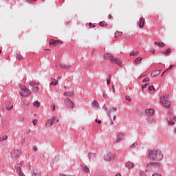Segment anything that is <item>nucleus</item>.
<instances>
[{
    "label": "nucleus",
    "mask_w": 176,
    "mask_h": 176,
    "mask_svg": "<svg viewBox=\"0 0 176 176\" xmlns=\"http://www.w3.org/2000/svg\"><path fill=\"white\" fill-rule=\"evenodd\" d=\"M104 60H109V61H111L113 64H118L119 67L121 68L123 67V62L120 60V59L113 56L112 54L107 53L104 54Z\"/></svg>",
    "instance_id": "obj_1"
},
{
    "label": "nucleus",
    "mask_w": 176,
    "mask_h": 176,
    "mask_svg": "<svg viewBox=\"0 0 176 176\" xmlns=\"http://www.w3.org/2000/svg\"><path fill=\"white\" fill-rule=\"evenodd\" d=\"M19 86L21 89L19 94L21 96V97H28V96H31L32 92L30 90V88L21 84H19Z\"/></svg>",
    "instance_id": "obj_2"
},
{
    "label": "nucleus",
    "mask_w": 176,
    "mask_h": 176,
    "mask_svg": "<svg viewBox=\"0 0 176 176\" xmlns=\"http://www.w3.org/2000/svg\"><path fill=\"white\" fill-rule=\"evenodd\" d=\"M167 100H168V95H164L160 98V101L162 103V105L165 108H168V107L171 105V102Z\"/></svg>",
    "instance_id": "obj_3"
},
{
    "label": "nucleus",
    "mask_w": 176,
    "mask_h": 176,
    "mask_svg": "<svg viewBox=\"0 0 176 176\" xmlns=\"http://www.w3.org/2000/svg\"><path fill=\"white\" fill-rule=\"evenodd\" d=\"M162 155V152L159 150L149 151H148V159H152L153 160H156L157 156Z\"/></svg>",
    "instance_id": "obj_4"
},
{
    "label": "nucleus",
    "mask_w": 176,
    "mask_h": 176,
    "mask_svg": "<svg viewBox=\"0 0 176 176\" xmlns=\"http://www.w3.org/2000/svg\"><path fill=\"white\" fill-rule=\"evenodd\" d=\"M116 159V155L112 152H107L104 155V160L105 162H113Z\"/></svg>",
    "instance_id": "obj_5"
},
{
    "label": "nucleus",
    "mask_w": 176,
    "mask_h": 176,
    "mask_svg": "<svg viewBox=\"0 0 176 176\" xmlns=\"http://www.w3.org/2000/svg\"><path fill=\"white\" fill-rule=\"evenodd\" d=\"M23 162H21L19 164H16L14 166L16 171L19 176H25V175H24V173H23V170H21V166H23Z\"/></svg>",
    "instance_id": "obj_6"
},
{
    "label": "nucleus",
    "mask_w": 176,
    "mask_h": 176,
    "mask_svg": "<svg viewBox=\"0 0 176 176\" xmlns=\"http://www.w3.org/2000/svg\"><path fill=\"white\" fill-rule=\"evenodd\" d=\"M22 152L21 150H12L10 153V155L12 159L16 160L18 157H20V155H21Z\"/></svg>",
    "instance_id": "obj_7"
},
{
    "label": "nucleus",
    "mask_w": 176,
    "mask_h": 176,
    "mask_svg": "<svg viewBox=\"0 0 176 176\" xmlns=\"http://www.w3.org/2000/svg\"><path fill=\"white\" fill-rule=\"evenodd\" d=\"M65 104L69 109H74V102L71 99L66 98L65 99Z\"/></svg>",
    "instance_id": "obj_8"
},
{
    "label": "nucleus",
    "mask_w": 176,
    "mask_h": 176,
    "mask_svg": "<svg viewBox=\"0 0 176 176\" xmlns=\"http://www.w3.org/2000/svg\"><path fill=\"white\" fill-rule=\"evenodd\" d=\"M103 109H104V111H107V114L109 116H111V115H113V113H116V111H118V109L115 107L108 109L105 107V106L103 107Z\"/></svg>",
    "instance_id": "obj_9"
},
{
    "label": "nucleus",
    "mask_w": 176,
    "mask_h": 176,
    "mask_svg": "<svg viewBox=\"0 0 176 176\" xmlns=\"http://www.w3.org/2000/svg\"><path fill=\"white\" fill-rule=\"evenodd\" d=\"M126 138V135L123 133H118L116 135V144H119L121 141H123Z\"/></svg>",
    "instance_id": "obj_10"
},
{
    "label": "nucleus",
    "mask_w": 176,
    "mask_h": 176,
    "mask_svg": "<svg viewBox=\"0 0 176 176\" xmlns=\"http://www.w3.org/2000/svg\"><path fill=\"white\" fill-rule=\"evenodd\" d=\"M60 67L62 69H69V68H71V64L60 63Z\"/></svg>",
    "instance_id": "obj_11"
},
{
    "label": "nucleus",
    "mask_w": 176,
    "mask_h": 176,
    "mask_svg": "<svg viewBox=\"0 0 176 176\" xmlns=\"http://www.w3.org/2000/svg\"><path fill=\"white\" fill-rule=\"evenodd\" d=\"M81 170L83 173H85V174H89V173H90V168H89L86 164L81 166Z\"/></svg>",
    "instance_id": "obj_12"
},
{
    "label": "nucleus",
    "mask_w": 176,
    "mask_h": 176,
    "mask_svg": "<svg viewBox=\"0 0 176 176\" xmlns=\"http://www.w3.org/2000/svg\"><path fill=\"white\" fill-rule=\"evenodd\" d=\"M145 113L147 116H153L155 113V111L152 109H148L145 110Z\"/></svg>",
    "instance_id": "obj_13"
},
{
    "label": "nucleus",
    "mask_w": 176,
    "mask_h": 176,
    "mask_svg": "<svg viewBox=\"0 0 176 176\" xmlns=\"http://www.w3.org/2000/svg\"><path fill=\"white\" fill-rule=\"evenodd\" d=\"M63 96H65V97H74V96H75V93L74 91H65L64 92Z\"/></svg>",
    "instance_id": "obj_14"
},
{
    "label": "nucleus",
    "mask_w": 176,
    "mask_h": 176,
    "mask_svg": "<svg viewBox=\"0 0 176 176\" xmlns=\"http://www.w3.org/2000/svg\"><path fill=\"white\" fill-rule=\"evenodd\" d=\"M32 176H41V170L34 168L32 171Z\"/></svg>",
    "instance_id": "obj_15"
},
{
    "label": "nucleus",
    "mask_w": 176,
    "mask_h": 176,
    "mask_svg": "<svg viewBox=\"0 0 176 176\" xmlns=\"http://www.w3.org/2000/svg\"><path fill=\"white\" fill-rule=\"evenodd\" d=\"M50 80V86H57V85H58V80L56 78H53L52 77H51Z\"/></svg>",
    "instance_id": "obj_16"
},
{
    "label": "nucleus",
    "mask_w": 176,
    "mask_h": 176,
    "mask_svg": "<svg viewBox=\"0 0 176 176\" xmlns=\"http://www.w3.org/2000/svg\"><path fill=\"white\" fill-rule=\"evenodd\" d=\"M156 166H157V164H155L153 162H150V163L147 164L146 167H147V168L152 170V169L155 168V167H156Z\"/></svg>",
    "instance_id": "obj_17"
},
{
    "label": "nucleus",
    "mask_w": 176,
    "mask_h": 176,
    "mask_svg": "<svg viewBox=\"0 0 176 176\" xmlns=\"http://www.w3.org/2000/svg\"><path fill=\"white\" fill-rule=\"evenodd\" d=\"M144 24H145V19H144V17H141L139 22L140 28H144Z\"/></svg>",
    "instance_id": "obj_18"
},
{
    "label": "nucleus",
    "mask_w": 176,
    "mask_h": 176,
    "mask_svg": "<svg viewBox=\"0 0 176 176\" xmlns=\"http://www.w3.org/2000/svg\"><path fill=\"white\" fill-rule=\"evenodd\" d=\"M59 43H63V42L60 41H54V39L50 40V45H54L55 46H57Z\"/></svg>",
    "instance_id": "obj_19"
},
{
    "label": "nucleus",
    "mask_w": 176,
    "mask_h": 176,
    "mask_svg": "<svg viewBox=\"0 0 176 176\" xmlns=\"http://www.w3.org/2000/svg\"><path fill=\"white\" fill-rule=\"evenodd\" d=\"M158 75H160V70H155L151 74L152 78H155V76H157Z\"/></svg>",
    "instance_id": "obj_20"
},
{
    "label": "nucleus",
    "mask_w": 176,
    "mask_h": 176,
    "mask_svg": "<svg viewBox=\"0 0 176 176\" xmlns=\"http://www.w3.org/2000/svg\"><path fill=\"white\" fill-rule=\"evenodd\" d=\"M29 85L32 87H34V86H39V82L32 80L29 82Z\"/></svg>",
    "instance_id": "obj_21"
},
{
    "label": "nucleus",
    "mask_w": 176,
    "mask_h": 176,
    "mask_svg": "<svg viewBox=\"0 0 176 176\" xmlns=\"http://www.w3.org/2000/svg\"><path fill=\"white\" fill-rule=\"evenodd\" d=\"M154 45H157L158 47H164V46H166V44L162 42H155Z\"/></svg>",
    "instance_id": "obj_22"
},
{
    "label": "nucleus",
    "mask_w": 176,
    "mask_h": 176,
    "mask_svg": "<svg viewBox=\"0 0 176 176\" xmlns=\"http://www.w3.org/2000/svg\"><path fill=\"white\" fill-rule=\"evenodd\" d=\"M46 127H52L53 126V120H48L45 124Z\"/></svg>",
    "instance_id": "obj_23"
},
{
    "label": "nucleus",
    "mask_w": 176,
    "mask_h": 176,
    "mask_svg": "<svg viewBox=\"0 0 176 176\" xmlns=\"http://www.w3.org/2000/svg\"><path fill=\"white\" fill-rule=\"evenodd\" d=\"M126 167L130 170L131 168H133L134 167V164L133 162H127L126 164Z\"/></svg>",
    "instance_id": "obj_24"
},
{
    "label": "nucleus",
    "mask_w": 176,
    "mask_h": 176,
    "mask_svg": "<svg viewBox=\"0 0 176 176\" xmlns=\"http://www.w3.org/2000/svg\"><path fill=\"white\" fill-rule=\"evenodd\" d=\"M122 32H119V31H117L115 32V38H119V36H122Z\"/></svg>",
    "instance_id": "obj_25"
},
{
    "label": "nucleus",
    "mask_w": 176,
    "mask_h": 176,
    "mask_svg": "<svg viewBox=\"0 0 176 176\" xmlns=\"http://www.w3.org/2000/svg\"><path fill=\"white\" fill-rule=\"evenodd\" d=\"M141 61H142V58H141V57H138V58L135 60V64H141Z\"/></svg>",
    "instance_id": "obj_26"
},
{
    "label": "nucleus",
    "mask_w": 176,
    "mask_h": 176,
    "mask_svg": "<svg viewBox=\"0 0 176 176\" xmlns=\"http://www.w3.org/2000/svg\"><path fill=\"white\" fill-rule=\"evenodd\" d=\"M92 107L94 108H98V102L96 100H94L92 102Z\"/></svg>",
    "instance_id": "obj_27"
},
{
    "label": "nucleus",
    "mask_w": 176,
    "mask_h": 176,
    "mask_svg": "<svg viewBox=\"0 0 176 176\" xmlns=\"http://www.w3.org/2000/svg\"><path fill=\"white\" fill-rule=\"evenodd\" d=\"M148 123H150V124H156V120H153V118H150L148 120Z\"/></svg>",
    "instance_id": "obj_28"
},
{
    "label": "nucleus",
    "mask_w": 176,
    "mask_h": 176,
    "mask_svg": "<svg viewBox=\"0 0 176 176\" xmlns=\"http://www.w3.org/2000/svg\"><path fill=\"white\" fill-rule=\"evenodd\" d=\"M23 104L24 107H28V105H30V102L27 100H24L23 101Z\"/></svg>",
    "instance_id": "obj_29"
},
{
    "label": "nucleus",
    "mask_w": 176,
    "mask_h": 176,
    "mask_svg": "<svg viewBox=\"0 0 176 176\" xmlns=\"http://www.w3.org/2000/svg\"><path fill=\"white\" fill-rule=\"evenodd\" d=\"M33 105L34 107H36V108H39V107L41 106V103L38 101H35L34 103H33Z\"/></svg>",
    "instance_id": "obj_30"
},
{
    "label": "nucleus",
    "mask_w": 176,
    "mask_h": 176,
    "mask_svg": "<svg viewBox=\"0 0 176 176\" xmlns=\"http://www.w3.org/2000/svg\"><path fill=\"white\" fill-rule=\"evenodd\" d=\"M168 123L170 126H171V124H175V122H174L171 118H168Z\"/></svg>",
    "instance_id": "obj_31"
},
{
    "label": "nucleus",
    "mask_w": 176,
    "mask_h": 176,
    "mask_svg": "<svg viewBox=\"0 0 176 176\" xmlns=\"http://www.w3.org/2000/svg\"><path fill=\"white\" fill-rule=\"evenodd\" d=\"M32 90L34 93H38V91H39V87H37V86L34 87H33Z\"/></svg>",
    "instance_id": "obj_32"
},
{
    "label": "nucleus",
    "mask_w": 176,
    "mask_h": 176,
    "mask_svg": "<svg viewBox=\"0 0 176 176\" xmlns=\"http://www.w3.org/2000/svg\"><path fill=\"white\" fill-rule=\"evenodd\" d=\"M138 54H139V52L138 51H136V52H131L130 53V56H138Z\"/></svg>",
    "instance_id": "obj_33"
},
{
    "label": "nucleus",
    "mask_w": 176,
    "mask_h": 176,
    "mask_svg": "<svg viewBox=\"0 0 176 176\" xmlns=\"http://www.w3.org/2000/svg\"><path fill=\"white\" fill-rule=\"evenodd\" d=\"M6 140H8V135H4V136L0 138V142L6 141Z\"/></svg>",
    "instance_id": "obj_34"
},
{
    "label": "nucleus",
    "mask_w": 176,
    "mask_h": 176,
    "mask_svg": "<svg viewBox=\"0 0 176 176\" xmlns=\"http://www.w3.org/2000/svg\"><path fill=\"white\" fill-rule=\"evenodd\" d=\"M138 146V144L133 143L132 145L130 146L131 149H134V148H136Z\"/></svg>",
    "instance_id": "obj_35"
},
{
    "label": "nucleus",
    "mask_w": 176,
    "mask_h": 176,
    "mask_svg": "<svg viewBox=\"0 0 176 176\" xmlns=\"http://www.w3.org/2000/svg\"><path fill=\"white\" fill-rule=\"evenodd\" d=\"M170 53H171V49L168 48V49L166 50V51L163 52V54H168Z\"/></svg>",
    "instance_id": "obj_36"
},
{
    "label": "nucleus",
    "mask_w": 176,
    "mask_h": 176,
    "mask_svg": "<svg viewBox=\"0 0 176 176\" xmlns=\"http://www.w3.org/2000/svg\"><path fill=\"white\" fill-rule=\"evenodd\" d=\"M99 25L100 27H104V25H107V23H105V21H102L99 23Z\"/></svg>",
    "instance_id": "obj_37"
},
{
    "label": "nucleus",
    "mask_w": 176,
    "mask_h": 176,
    "mask_svg": "<svg viewBox=\"0 0 176 176\" xmlns=\"http://www.w3.org/2000/svg\"><path fill=\"white\" fill-rule=\"evenodd\" d=\"M16 59L23 60V56H21V54H16Z\"/></svg>",
    "instance_id": "obj_38"
},
{
    "label": "nucleus",
    "mask_w": 176,
    "mask_h": 176,
    "mask_svg": "<svg viewBox=\"0 0 176 176\" xmlns=\"http://www.w3.org/2000/svg\"><path fill=\"white\" fill-rule=\"evenodd\" d=\"M52 122H56V123H57V122H58V118L57 117H53L52 118Z\"/></svg>",
    "instance_id": "obj_39"
},
{
    "label": "nucleus",
    "mask_w": 176,
    "mask_h": 176,
    "mask_svg": "<svg viewBox=\"0 0 176 176\" xmlns=\"http://www.w3.org/2000/svg\"><path fill=\"white\" fill-rule=\"evenodd\" d=\"M6 109H7V111H10V109H13V105H11L10 107L7 106Z\"/></svg>",
    "instance_id": "obj_40"
},
{
    "label": "nucleus",
    "mask_w": 176,
    "mask_h": 176,
    "mask_svg": "<svg viewBox=\"0 0 176 176\" xmlns=\"http://www.w3.org/2000/svg\"><path fill=\"white\" fill-rule=\"evenodd\" d=\"M151 80V79H149V78H144L143 80H142V82H149Z\"/></svg>",
    "instance_id": "obj_41"
},
{
    "label": "nucleus",
    "mask_w": 176,
    "mask_h": 176,
    "mask_svg": "<svg viewBox=\"0 0 176 176\" xmlns=\"http://www.w3.org/2000/svg\"><path fill=\"white\" fill-rule=\"evenodd\" d=\"M148 86H149V84L146 83L144 85H142V89H146V87H148Z\"/></svg>",
    "instance_id": "obj_42"
},
{
    "label": "nucleus",
    "mask_w": 176,
    "mask_h": 176,
    "mask_svg": "<svg viewBox=\"0 0 176 176\" xmlns=\"http://www.w3.org/2000/svg\"><path fill=\"white\" fill-rule=\"evenodd\" d=\"M148 90L150 91H152L153 90H155V87H153V86H150V87H148Z\"/></svg>",
    "instance_id": "obj_43"
},
{
    "label": "nucleus",
    "mask_w": 176,
    "mask_h": 176,
    "mask_svg": "<svg viewBox=\"0 0 176 176\" xmlns=\"http://www.w3.org/2000/svg\"><path fill=\"white\" fill-rule=\"evenodd\" d=\"M33 124H34V126H36V124H38V120H34Z\"/></svg>",
    "instance_id": "obj_44"
},
{
    "label": "nucleus",
    "mask_w": 176,
    "mask_h": 176,
    "mask_svg": "<svg viewBox=\"0 0 176 176\" xmlns=\"http://www.w3.org/2000/svg\"><path fill=\"white\" fill-rule=\"evenodd\" d=\"M36 0H27L26 2H28L29 3H34Z\"/></svg>",
    "instance_id": "obj_45"
},
{
    "label": "nucleus",
    "mask_w": 176,
    "mask_h": 176,
    "mask_svg": "<svg viewBox=\"0 0 176 176\" xmlns=\"http://www.w3.org/2000/svg\"><path fill=\"white\" fill-rule=\"evenodd\" d=\"M103 97H104V98H108V96L107 95V93H105V91H103Z\"/></svg>",
    "instance_id": "obj_46"
},
{
    "label": "nucleus",
    "mask_w": 176,
    "mask_h": 176,
    "mask_svg": "<svg viewBox=\"0 0 176 176\" xmlns=\"http://www.w3.org/2000/svg\"><path fill=\"white\" fill-rule=\"evenodd\" d=\"M150 52H151V53H153V54H155V49L154 48H151Z\"/></svg>",
    "instance_id": "obj_47"
},
{
    "label": "nucleus",
    "mask_w": 176,
    "mask_h": 176,
    "mask_svg": "<svg viewBox=\"0 0 176 176\" xmlns=\"http://www.w3.org/2000/svg\"><path fill=\"white\" fill-rule=\"evenodd\" d=\"M89 27H90L91 28H94V27H96V25H93V23H89Z\"/></svg>",
    "instance_id": "obj_48"
},
{
    "label": "nucleus",
    "mask_w": 176,
    "mask_h": 176,
    "mask_svg": "<svg viewBox=\"0 0 176 176\" xmlns=\"http://www.w3.org/2000/svg\"><path fill=\"white\" fill-rule=\"evenodd\" d=\"M111 84V78H107V85H109Z\"/></svg>",
    "instance_id": "obj_49"
},
{
    "label": "nucleus",
    "mask_w": 176,
    "mask_h": 176,
    "mask_svg": "<svg viewBox=\"0 0 176 176\" xmlns=\"http://www.w3.org/2000/svg\"><path fill=\"white\" fill-rule=\"evenodd\" d=\"M152 176H162V174L160 173H154Z\"/></svg>",
    "instance_id": "obj_50"
},
{
    "label": "nucleus",
    "mask_w": 176,
    "mask_h": 176,
    "mask_svg": "<svg viewBox=\"0 0 176 176\" xmlns=\"http://www.w3.org/2000/svg\"><path fill=\"white\" fill-rule=\"evenodd\" d=\"M96 123H98V124H101V120L96 119Z\"/></svg>",
    "instance_id": "obj_51"
},
{
    "label": "nucleus",
    "mask_w": 176,
    "mask_h": 176,
    "mask_svg": "<svg viewBox=\"0 0 176 176\" xmlns=\"http://www.w3.org/2000/svg\"><path fill=\"white\" fill-rule=\"evenodd\" d=\"M52 111H56V105L54 104L52 105Z\"/></svg>",
    "instance_id": "obj_52"
},
{
    "label": "nucleus",
    "mask_w": 176,
    "mask_h": 176,
    "mask_svg": "<svg viewBox=\"0 0 176 176\" xmlns=\"http://www.w3.org/2000/svg\"><path fill=\"white\" fill-rule=\"evenodd\" d=\"M173 68H174V65H170L169 66V67L168 68V69H173Z\"/></svg>",
    "instance_id": "obj_53"
},
{
    "label": "nucleus",
    "mask_w": 176,
    "mask_h": 176,
    "mask_svg": "<svg viewBox=\"0 0 176 176\" xmlns=\"http://www.w3.org/2000/svg\"><path fill=\"white\" fill-rule=\"evenodd\" d=\"M126 100L127 101H131V99H130V97H129V96H126Z\"/></svg>",
    "instance_id": "obj_54"
},
{
    "label": "nucleus",
    "mask_w": 176,
    "mask_h": 176,
    "mask_svg": "<svg viewBox=\"0 0 176 176\" xmlns=\"http://www.w3.org/2000/svg\"><path fill=\"white\" fill-rule=\"evenodd\" d=\"M113 93H115V85H112Z\"/></svg>",
    "instance_id": "obj_55"
},
{
    "label": "nucleus",
    "mask_w": 176,
    "mask_h": 176,
    "mask_svg": "<svg viewBox=\"0 0 176 176\" xmlns=\"http://www.w3.org/2000/svg\"><path fill=\"white\" fill-rule=\"evenodd\" d=\"M167 71H168V69H167L166 71H164L162 74V76H163V75H164V73L167 72Z\"/></svg>",
    "instance_id": "obj_56"
},
{
    "label": "nucleus",
    "mask_w": 176,
    "mask_h": 176,
    "mask_svg": "<svg viewBox=\"0 0 176 176\" xmlns=\"http://www.w3.org/2000/svg\"><path fill=\"white\" fill-rule=\"evenodd\" d=\"M113 120H116V116H113Z\"/></svg>",
    "instance_id": "obj_57"
},
{
    "label": "nucleus",
    "mask_w": 176,
    "mask_h": 176,
    "mask_svg": "<svg viewBox=\"0 0 176 176\" xmlns=\"http://www.w3.org/2000/svg\"><path fill=\"white\" fill-rule=\"evenodd\" d=\"M173 120H175V122H176V116L173 117Z\"/></svg>",
    "instance_id": "obj_58"
},
{
    "label": "nucleus",
    "mask_w": 176,
    "mask_h": 176,
    "mask_svg": "<svg viewBox=\"0 0 176 176\" xmlns=\"http://www.w3.org/2000/svg\"><path fill=\"white\" fill-rule=\"evenodd\" d=\"M116 176H121L120 174H117Z\"/></svg>",
    "instance_id": "obj_59"
},
{
    "label": "nucleus",
    "mask_w": 176,
    "mask_h": 176,
    "mask_svg": "<svg viewBox=\"0 0 176 176\" xmlns=\"http://www.w3.org/2000/svg\"><path fill=\"white\" fill-rule=\"evenodd\" d=\"M22 121H24V118H22Z\"/></svg>",
    "instance_id": "obj_60"
},
{
    "label": "nucleus",
    "mask_w": 176,
    "mask_h": 176,
    "mask_svg": "<svg viewBox=\"0 0 176 176\" xmlns=\"http://www.w3.org/2000/svg\"><path fill=\"white\" fill-rule=\"evenodd\" d=\"M174 131H175V133H176V128L175 129Z\"/></svg>",
    "instance_id": "obj_61"
},
{
    "label": "nucleus",
    "mask_w": 176,
    "mask_h": 176,
    "mask_svg": "<svg viewBox=\"0 0 176 176\" xmlns=\"http://www.w3.org/2000/svg\"><path fill=\"white\" fill-rule=\"evenodd\" d=\"M1 53H2V51L0 50V54H1Z\"/></svg>",
    "instance_id": "obj_62"
},
{
    "label": "nucleus",
    "mask_w": 176,
    "mask_h": 176,
    "mask_svg": "<svg viewBox=\"0 0 176 176\" xmlns=\"http://www.w3.org/2000/svg\"><path fill=\"white\" fill-rule=\"evenodd\" d=\"M42 1H45V0H42Z\"/></svg>",
    "instance_id": "obj_63"
}]
</instances>
